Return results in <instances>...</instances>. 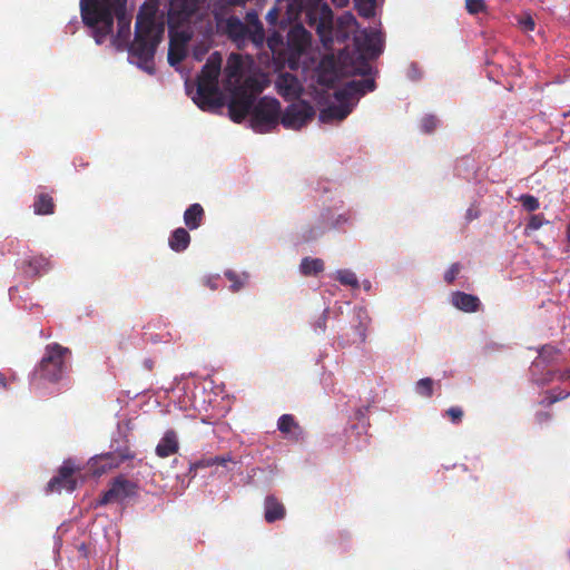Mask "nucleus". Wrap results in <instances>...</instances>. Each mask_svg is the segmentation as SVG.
Instances as JSON below:
<instances>
[{"instance_id":"f257e3e1","label":"nucleus","mask_w":570,"mask_h":570,"mask_svg":"<svg viewBox=\"0 0 570 570\" xmlns=\"http://www.w3.org/2000/svg\"><path fill=\"white\" fill-rule=\"evenodd\" d=\"M144 4L137 16L135 26V39L130 43L128 51L138 59V66L151 71L149 65L153 63L156 49L164 36V24L157 23L153 13H144Z\"/></svg>"},{"instance_id":"f03ea898","label":"nucleus","mask_w":570,"mask_h":570,"mask_svg":"<svg viewBox=\"0 0 570 570\" xmlns=\"http://www.w3.org/2000/svg\"><path fill=\"white\" fill-rule=\"evenodd\" d=\"M222 62L220 53L213 52L197 77V90L193 100L202 110H214L224 104L218 86Z\"/></svg>"},{"instance_id":"7ed1b4c3","label":"nucleus","mask_w":570,"mask_h":570,"mask_svg":"<svg viewBox=\"0 0 570 570\" xmlns=\"http://www.w3.org/2000/svg\"><path fill=\"white\" fill-rule=\"evenodd\" d=\"M376 88L373 78H365L361 80H352L346 82L342 88L334 92L337 105H331L320 112V120L322 122H330L333 120H344L353 110L355 100L358 96L373 91Z\"/></svg>"},{"instance_id":"20e7f679","label":"nucleus","mask_w":570,"mask_h":570,"mask_svg":"<svg viewBox=\"0 0 570 570\" xmlns=\"http://www.w3.org/2000/svg\"><path fill=\"white\" fill-rule=\"evenodd\" d=\"M127 0H117L116 3L109 6L110 26L102 20H97L94 24H85L92 31V37L97 45H101L106 38L112 32L114 20L117 18L118 30L115 41L128 43L130 37V17L127 14Z\"/></svg>"},{"instance_id":"39448f33","label":"nucleus","mask_w":570,"mask_h":570,"mask_svg":"<svg viewBox=\"0 0 570 570\" xmlns=\"http://www.w3.org/2000/svg\"><path fill=\"white\" fill-rule=\"evenodd\" d=\"M281 104L276 98L263 97L254 106L250 126L257 132H267L281 122Z\"/></svg>"},{"instance_id":"423d86ee","label":"nucleus","mask_w":570,"mask_h":570,"mask_svg":"<svg viewBox=\"0 0 570 570\" xmlns=\"http://www.w3.org/2000/svg\"><path fill=\"white\" fill-rule=\"evenodd\" d=\"M255 81L245 80L243 86L235 88L228 102V114L234 122L240 124L247 115H252L255 106V92L252 90Z\"/></svg>"},{"instance_id":"0eeeda50","label":"nucleus","mask_w":570,"mask_h":570,"mask_svg":"<svg viewBox=\"0 0 570 570\" xmlns=\"http://www.w3.org/2000/svg\"><path fill=\"white\" fill-rule=\"evenodd\" d=\"M68 348L59 344L48 345L35 375L49 382H57L61 379L65 367V354Z\"/></svg>"},{"instance_id":"6e6552de","label":"nucleus","mask_w":570,"mask_h":570,"mask_svg":"<svg viewBox=\"0 0 570 570\" xmlns=\"http://www.w3.org/2000/svg\"><path fill=\"white\" fill-rule=\"evenodd\" d=\"M307 24L315 29L321 41L327 45L333 41V11L326 3H315L306 11Z\"/></svg>"},{"instance_id":"1a4fd4ad","label":"nucleus","mask_w":570,"mask_h":570,"mask_svg":"<svg viewBox=\"0 0 570 570\" xmlns=\"http://www.w3.org/2000/svg\"><path fill=\"white\" fill-rule=\"evenodd\" d=\"M315 116V110L308 102L298 100L286 107L281 116V124L286 129L297 130L309 122Z\"/></svg>"},{"instance_id":"9d476101","label":"nucleus","mask_w":570,"mask_h":570,"mask_svg":"<svg viewBox=\"0 0 570 570\" xmlns=\"http://www.w3.org/2000/svg\"><path fill=\"white\" fill-rule=\"evenodd\" d=\"M138 487L135 482L128 480L124 475L116 476L109 484V489L102 493L99 499L100 505L114 502H122L124 500L137 494Z\"/></svg>"},{"instance_id":"9b49d317","label":"nucleus","mask_w":570,"mask_h":570,"mask_svg":"<svg viewBox=\"0 0 570 570\" xmlns=\"http://www.w3.org/2000/svg\"><path fill=\"white\" fill-rule=\"evenodd\" d=\"M77 471H80V468L76 466L72 460H65L57 474L48 482L47 492H61L62 490L68 492L75 491L78 485L77 479L75 478Z\"/></svg>"},{"instance_id":"f8f14e48","label":"nucleus","mask_w":570,"mask_h":570,"mask_svg":"<svg viewBox=\"0 0 570 570\" xmlns=\"http://www.w3.org/2000/svg\"><path fill=\"white\" fill-rule=\"evenodd\" d=\"M116 2L117 0H80V14L83 24H94L99 18L109 27L110 14L108 8Z\"/></svg>"},{"instance_id":"ddd939ff","label":"nucleus","mask_w":570,"mask_h":570,"mask_svg":"<svg viewBox=\"0 0 570 570\" xmlns=\"http://www.w3.org/2000/svg\"><path fill=\"white\" fill-rule=\"evenodd\" d=\"M198 9V0H170L167 22L169 29L188 23Z\"/></svg>"},{"instance_id":"4468645a","label":"nucleus","mask_w":570,"mask_h":570,"mask_svg":"<svg viewBox=\"0 0 570 570\" xmlns=\"http://www.w3.org/2000/svg\"><path fill=\"white\" fill-rule=\"evenodd\" d=\"M168 63L179 65L187 57V45L191 39L188 31L169 29Z\"/></svg>"},{"instance_id":"2eb2a0df","label":"nucleus","mask_w":570,"mask_h":570,"mask_svg":"<svg viewBox=\"0 0 570 570\" xmlns=\"http://www.w3.org/2000/svg\"><path fill=\"white\" fill-rule=\"evenodd\" d=\"M135 453L128 445L117 448L116 450L101 454L97 458V462L101 463V466L96 470V473L102 474L107 470L118 468L120 464L128 460H132Z\"/></svg>"},{"instance_id":"dca6fc26","label":"nucleus","mask_w":570,"mask_h":570,"mask_svg":"<svg viewBox=\"0 0 570 570\" xmlns=\"http://www.w3.org/2000/svg\"><path fill=\"white\" fill-rule=\"evenodd\" d=\"M218 29L234 42L247 39L249 28L236 16H230L217 22Z\"/></svg>"},{"instance_id":"f3484780","label":"nucleus","mask_w":570,"mask_h":570,"mask_svg":"<svg viewBox=\"0 0 570 570\" xmlns=\"http://www.w3.org/2000/svg\"><path fill=\"white\" fill-rule=\"evenodd\" d=\"M355 42L358 50L370 58H375L382 52V39L377 31L363 30L360 36L355 37Z\"/></svg>"},{"instance_id":"a211bd4d","label":"nucleus","mask_w":570,"mask_h":570,"mask_svg":"<svg viewBox=\"0 0 570 570\" xmlns=\"http://www.w3.org/2000/svg\"><path fill=\"white\" fill-rule=\"evenodd\" d=\"M277 92L285 99L297 97L301 91L299 82L296 76L284 72L276 80Z\"/></svg>"},{"instance_id":"6ab92c4d","label":"nucleus","mask_w":570,"mask_h":570,"mask_svg":"<svg viewBox=\"0 0 570 570\" xmlns=\"http://www.w3.org/2000/svg\"><path fill=\"white\" fill-rule=\"evenodd\" d=\"M451 303L460 311L474 313L479 311L481 302L478 296L464 292H454L451 296Z\"/></svg>"},{"instance_id":"aec40b11","label":"nucleus","mask_w":570,"mask_h":570,"mask_svg":"<svg viewBox=\"0 0 570 570\" xmlns=\"http://www.w3.org/2000/svg\"><path fill=\"white\" fill-rule=\"evenodd\" d=\"M178 450L179 443L177 433L174 430H167L157 444L155 452L157 456L164 459L176 454Z\"/></svg>"},{"instance_id":"412c9836","label":"nucleus","mask_w":570,"mask_h":570,"mask_svg":"<svg viewBox=\"0 0 570 570\" xmlns=\"http://www.w3.org/2000/svg\"><path fill=\"white\" fill-rule=\"evenodd\" d=\"M264 518L267 523H274L286 515L284 504L274 495H267L264 501Z\"/></svg>"},{"instance_id":"4be33fe9","label":"nucleus","mask_w":570,"mask_h":570,"mask_svg":"<svg viewBox=\"0 0 570 570\" xmlns=\"http://www.w3.org/2000/svg\"><path fill=\"white\" fill-rule=\"evenodd\" d=\"M190 244L189 233L183 228H176L168 238V245L174 252L180 253L187 249Z\"/></svg>"},{"instance_id":"5701e85b","label":"nucleus","mask_w":570,"mask_h":570,"mask_svg":"<svg viewBox=\"0 0 570 570\" xmlns=\"http://www.w3.org/2000/svg\"><path fill=\"white\" fill-rule=\"evenodd\" d=\"M205 217L204 208L200 204H191L184 213V223L189 229L198 228Z\"/></svg>"},{"instance_id":"b1692460","label":"nucleus","mask_w":570,"mask_h":570,"mask_svg":"<svg viewBox=\"0 0 570 570\" xmlns=\"http://www.w3.org/2000/svg\"><path fill=\"white\" fill-rule=\"evenodd\" d=\"M50 269V262L43 256H35L24 262V273L29 276H38Z\"/></svg>"},{"instance_id":"393cba45","label":"nucleus","mask_w":570,"mask_h":570,"mask_svg":"<svg viewBox=\"0 0 570 570\" xmlns=\"http://www.w3.org/2000/svg\"><path fill=\"white\" fill-rule=\"evenodd\" d=\"M55 202L49 194H39L33 202V212L37 215H51L55 212Z\"/></svg>"},{"instance_id":"a878e982","label":"nucleus","mask_w":570,"mask_h":570,"mask_svg":"<svg viewBox=\"0 0 570 570\" xmlns=\"http://www.w3.org/2000/svg\"><path fill=\"white\" fill-rule=\"evenodd\" d=\"M299 271L304 276L317 275L324 271V262L321 258L304 257Z\"/></svg>"},{"instance_id":"bb28decb","label":"nucleus","mask_w":570,"mask_h":570,"mask_svg":"<svg viewBox=\"0 0 570 570\" xmlns=\"http://www.w3.org/2000/svg\"><path fill=\"white\" fill-rule=\"evenodd\" d=\"M357 13L363 18H372L375 14L376 0H354Z\"/></svg>"},{"instance_id":"cd10ccee","label":"nucleus","mask_w":570,"mask_h":570,"mask_svg":"<svg viewBox=\"0 0 570 570\" xmlns=\"http://www.w3.org/2000/svg\"><path fill=\"white\" fill-rule=\"evenodd\" d=\"M242 59L238 55H230L227 61V66L225 68L226 76L229 79L237 78L242 72Z\"/></svg>"},{"instance_id":"c85d7f7f","label":"nucleus","mask_w":570,"mask_h":570,"mask_svg":"<svg viewBox=\"0 0 570 570\" xmlns=\"http://www.w3.org/2000/svg\"><path fill=\"white\" fill-rule=\"evenodd\" d=\"M277 428L282 433H291L294 429H298V424L291 414H283L277 422Z\"/></svg>"},{"instance_id":"c756f323","label":"nucleus","mask_w":570,"mask_h":570,"mask_svg":"<svg viewBox=\"0 0 570 570\" xmlns=\"http://www.w3.org/2000/svg\"><path fill=\"white\" fill-rule=\"evenodd\" d=\"M335 278L343 285H348L352 287L358 286V281H357L356 275L350 269L337 271Z\"/></svg>"},{"instance_id":"7c9ffc66","label":"nucleus","mask_w":570,"mask_h":570,"mask_svg":"<svg viewBox=\"0 0 570 570\" xmlns=\"http://www.w3.org/2000/svg\"><path fill=\"white\" fill-rule=\"evenodd\" d=\"M289 38L292 41H298V47H304L308 39L309 35L303 27H295L289 32Z\"/></svg>"},{"instance_id":"2f4dec72","label":"nucleus","mask_w":570,"mask_h":570,"mask_svg":"<svg viewBox=\"0 0 570 570\" xmlns=\"http://www.w3.org/2000/svg\"><path fill=\"white\" fill-rule=\"evenodd\" d=\"M264 28H263V24L256 20L255 24H254V29L250 30L249 29V33L247 36L248 39L252 40L253 43H255L256 46H262L263 45V41H264Z\"/></svg>"},{"instance_id":"473e14b6","label":"nucleus","mask_w":570,"mask_h":570,"mask_svg":"<svg viewBox=\"0 0 570 570\" xmlns=\"http://www.w3.org/2000/svg\"><path fill=\"white\" fill-rule=\"evenodd\" d=\"M417 393L425 397H431L433 394V381L430 377L421 379L416 383Z\"/></svg>"},{"instance_id":"72a5a7b5","label":"nucleus","mask_w":570,"mask_h":570,"mask_svg":"<svg viewBox=\"0 0 570 570\" xmlns=\"http://www.w3.org/2000/svg\"><path fill=\"white\" fill-rule=\"evenodd\" d=\"M519 202L528 212H535L540 207L538 198L529 194L521 195Z\"/></svg>"},{"instance_id":"f704fd0d","label":"nucleus","mask_w":570,"mask_h":570,"mask_svg":"<svg viewBox=\"0 0 570 570\" xmlns=\"http://www.w3.org/2000/svg\"><path fill=\"white\" fill-rule=\"evenodd\" d=\"M546 223H548L543 215L541 214H538V215H532L525 226V233L529 234V232H532V230H538L539 228H541Z\"/></svg>"},{"instance_id":"c9c22d12","label":"nucleus","mask_w":570,"mask_h":570,"mask_svg":"<svg viewBox=\"0 0 570 570\" xmlns=\"http://www.w3.org/2000/svg\"><path fill=\"white\" fill-rule=\"evenodd\" d=\"M465 8L469 13L478 14L485 11L487 6L484 0H465Z\"/></svg>"},{"instance_id":"e433bc0d","label":"nucleus","mask_w":570,"mask_h":570,"mask_svg":"<svg viewBox=\"0 0 570 570\" xmlns=\"http://www.w3.org/2000/svg\"><path fill=\"white\" fill-rule=\"evenodd\" d=\"M559 350L552 345H544L539 351V357L544 362H552L554 357L558 355Z\"/></svg>"},{"instance_id":"4c0bfd02","label":"nucleus","mask_w":570,"mask_h":570,"mask_svg":"<svg viewBox=\"0 0 570 570\" xmlns=\"http://www.w3.org/2000/svg\"><path fill=\"white\" fill-rule=\"evenodd\" d=\"M225 276L232 283L230 289L233 292H238L239 289H242L244 287V282L235 272L226 271Z\"/></svg>"},{"instance_id":"58836bf2","label":"nucleus","mask_w":570,"mask_h":570,"mask_svg":"<svg viewBox=\"0 0 570 570\" xmlns=\"http://www.w3.org/2000/svg\"><path fill=\"white\" fill-rule=\"evenodd\" d=\"M337 22H338L340 27L347 29V30L357 26V21H356L355 17L353 16V13H351V12L343 13L338 18Z\"/></svg>"},{"instance_id":"ea45409f","label":"nucleus","mask_w":570,"mask_h":570,"mask_svg":"<svg viewBox=\"0 0 570 570\" xmlns=\"http://www.w3.org/2000/svg\"><path fill=\"white\" fill-rule=\"evenodd\" d=\"M371 71H372V67L368 63V61L363 56H360L357 59V66L354 68V73L361 75V76H367L371 73Z\"/></svg>"},{"instance_id":"a19ab883","label":"nucleus","mask_w":570,"mask_h":570,"mask_svg":"<svg viewBox=\"0 0 570 570\" xmlns=\"http://www.w3.org/2000/svg\"><path fill=\"white\" fill-rule=\"evenodd\" d=\"M438 122L439 120L436 119V117L432 116V115H429V116H425L422 121H421V128L424 132H432L436 126H438Z\"/></svg>"},{"instance_id":"79ce46f5","label":"nucleus","mask_w":570,"mask_h":570,"mask_svg":"<svg viewBox=\"0 0 570 570\" xmlns=\"http://www.w3.org/2000/svg\"><path fill=\"white\" fill-rule=\"evenodd\" d=\"M518 23L525 32L533 31L535 27V22L530 14L519 18Z\"/></svg>"},{"instance_id":"37998d69","label":"nucleus","mask_w":570,"mask_h":570,"mask_svg":"<svg viewBox=\"0 0 570 570\" xmlns=\"http://www.w3.org/2000/svg\"><path fill=\"white\" fill-rule=\"evenodd\" d=\"M463 414V410L459 406H451L446 410V415L454 424H459L461 422Z\"/></svg>"},{"instance_id":"c03bdc74","label":"nucleus","mask_w":570,"mask_h":570,"mask_svg":"<svg viewBox=\"0 0 570 570\" xmlns=\"http://www.w3.org/2000/svg\"><path fill=\"white\" fill-rule=\"evenodd\" d=\"M459 273H460V264H458V263L452 264L444 274V281L448 284H452L454 282V279L456 278V276L459 275Z\"/></svg>"},{"instance_id":"a18cd8bd","label":"nucleus","mask_w":570,"mask_h":570,"mask_svg":"<svg viewBox=\"0 0 570 570\" xmlns=\"http://www.w3.org/2000/svg\"><path fill=\"white\" fill-rule=\"evenodd\" d=\"M229 461L230 456H215L207 461V465H225Z\"/></svg>"},{"instance_id":"49530a36","label":"nucleus","mask_w":570,"mask_h":570,"mask_svg":"<svg viewBox=\"0 0 570 570\" xmlns=\"http://www.w3.org/2000/svg\"><path fill=\"white\" fill-rule=\"evenodd\" d=\"M219 276H210L204 279V285L209 287L212 291H216L218 288Z\"/></svg>"},{"instance_id":"de8ad7c7","label":"nucleus","mask_w":570,"mask_h":570,"mask_svg":"<svg viewBox=\"0 0 570 570\" xmlns=\"http://www.w3.org/2000/svg\"><path fill=\"white\" fill-rule=\"evenodd\" d=\"M550 420H551V414L549 412L541 411L535 414V422L538 424H546V423L550 422Z\"/></svg>"},{"instance_id":"09e8293b","label":"nucleus","mask_w":570,"mask_h":570,"mask_svg":"<svg viewBox=\"0 0 570 570\" xmlns=\"http://www.w3.org/2000/svg\"><path fill=\"white\" fill-rule=\"evenodd\" d=\"M568 395H569V393L562 392V391H560L559 394H557V395L551 394V396L549 397V404L561 401V400L566 399Z\"/></svg>"},{"instance_id":"8fccbe9b","label":"nucleus","mask_w":570,"mask_h":570,"mask_svg":"<svg viewBox=\"0 0 570 570\" xmlns=\"http://www.w3.org/2000/svg\"><path fill=\"white\" fill-rule=\"evenodd\" d=\"M317 326L320 327L321 332H325V327H326V313L325 312L318 318Z\"/></svg>"},{"instance_id":"3c124183","label":"nucleus","mask_w":570,"mask_h":570,"mask_svg":"<svg viewBox=\"0 0 570 570\" xmlns=\"http://www.w3.org/2000/svg\"><path fill=\"white\" fill-rule=\"evenodd\" d=\"M0 387L7 390L9 387L8 380L3 373L0 372Z\"/></svg>"},{"instance_id":"603ef678","label":"nucleus","mask_w":570,"mask_h":570,"mask_svg":"<svg viewBox=\"0 0 570 570\" xmlns=\"http://www.w3.org/2000/svg\"><path fill=\"white\" fill-rule=\"evenodd\" d=\"M560 381H570V368L562 371L559 375Z\"/></svg>"},{"instance_id":"864d4df0","label":"nucleus","mask_w":570,"mask_h":570,"mask_svg":"<svg viewBox=\"0 0 570 570\" xmlns=\"http://www.w3.org/2000/svg\"><path fill=\"white\" fill-rule=\"evenodd\" d=\"M150 3H153L151 11L149 13H153L155 16V11L158 6V0H148Z\"/></svg>"},{"instance_id":"5fc2aeb1","label":"nucleus","mask_w":570,"mask_h":570,"mask_svg":"<svg viewBox=\"0 0 570 570\" xmlns=\"http://www.w3.org/2000/svg\"><path fill=\"white\" fill-rule=\"evenodd\" d=\"M333 2L338 7H344L345 4H347L348 0H333Z\"/></svg>"},{"instance_id":"6e6d98bb","label":"nucleus","mask_w":570,"mask_h":570,"mask_svg":"<svg viewBox=\"0 0 570 570\" xmlns=\"http://www.w3.org/2000/svg\"><path fill=\"white\" fill-rule=\"evenodd\" d=\"M244 0H230V3L235 6L242 4Z\"/></svg>"},{"instance_id":"4d7b16f0","label":"nucleus","mask_w":570,"mask_h":570,"mask_svg":"<svg viewBox=\"0 0 570 570\" xmlns=\"http://www.w3.org/2000/svg\"><path fill=\"white\" fill-rule=\"evenodd\" d=\"M567 238H568V242L570 243V224L567 227Z\"/></svg>"},{"instance_id":"13d9d810","label":"nucleus","mask_w":570,"mask_h":570,"mask_svg":"<svg viewBox=\"0 0 570 570\" xmlns=\"http://www.w3.org/2000/svg\"><path fill=\"white\" fill-rule=\"evenodd\" d=\"M195 57H196V59H198V60H200V59H202V58H200V53H197V55L195 53Z\"/></svg>"},{"instance_id":"bf43d9fd","label":"nucleus","mask_w":570,"mask_h":570,"mask_svg":"<svg viewBox=\"0 0 570 570\" xmlns=\"http://www.w3.org/2000/svg\"><path fill=\"white\" fill-rule=\"evenodd\" d=\"M195 57H196V59H198V60H200V59H202V58H200V53H197V55L195 53Z\"/></svg>"}]
</instances>
